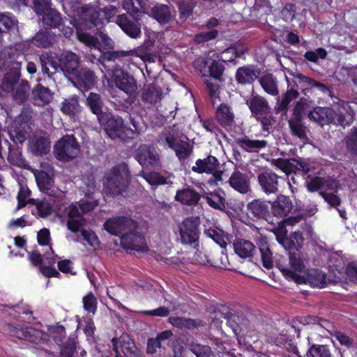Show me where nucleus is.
Instances as JSON below:
<instances>
[{"instance_id": "obj_1", "label": "nucleus", "mask_w": 357, "mask_h": 357, "mask_svg": "<svg viewBox=\"0 0 357 357\" xmlns=\"http://www.w3.org/2000/svg\"><path fill=\"white\" fill-rule=\"evenodd\" d=\"M105 229L114 235H121V244L127 250L146 252L148 251L146 239L137 231V224L127 217L108 219L104 224Z\"/></svg>"}, {"instance_id": "obj_2", "label": "nucleus", "mask_w": 357, "mask_h": 357, "mask_svg": "<svg viewBox=\"0 0 357 357\" xmlns=\"http://www.w3.org/2000/svg\"><path fill=\"white\" fill-rule=\"evenodd\" d=\"M130 183V174L126 165L120 164L114 167L105 176V188L112 196L122 195Z\"/></svg>"}, {"instance_id": "obj_3", "label": "nucleus", "mask_w": 357, "mask_h": 357, "mask_svg": "<svg viewBox=\"0 0 357 357\" xmlns=\"http://www.w3.org/2000/svg\"><path fill=\"white\" fill-rule=\"evenodd\" d=\"M294 77L296 79L294 84H291L288 82V89L287 91L282 94L281 98H278L274 108L275 114H281L282 115L287 114L289 104L299 96L298 84H303L307 86L316 85L314 81L301 73L294 74Z\"/></svg>"}, {"instance_id": "obj_4", "label": "nucleus", "mask_w": 357, "mask_h": 357, "mask_svg": "<svg viewBox=\"0 0 357 357\" xmlns=\"http://www.w3.org/2000/svg\"><path fill=\"white\" fill-rule=\"evenodd\" d=\"M159 142L173 149L180 161L186 160L192 153V146L181 139L174 128H167L162 131L159 136Z\"/></svg>"}, {"instance_id": "obj_5", "label": "nucleus", "mask_w": 357, "mask_h": 357, "mask_svg": "<svg viewBox=\"0 0 357 357\" xmlns=\"http://www.w3.org/2000/svg\"><path fill=\"white\" fill-rule=\"evenodd\" d=\"M21 73L5 75L1 84L3 91L12 93L13 100L18 104L24 102L29 97L30 85L25 79H20Z\"/></svg>"}, {"instance_id": "obj_6", "label": "nucleus", "mask_w": 357, "mask_h": 357, "mask_svg": "<svg viewBox=\"0 0 357 357\" xmlns=\"http://www.w3.org/2000/svg\"><path fill=\"white\" fill-rule=\"evenodd\" d=\"M307 117L321 126L333 123L345 126L349 124L342 114L335 112L331 107L317 106L308 112Z\"/></svg>"}, {"instance_id": "obj_7", "label": "nucleus", "mask_w": 357, "mask_h": 357, "mask_svg": "<svg viewBox=\"0 0 357 357\" xmlns=\"http://www.w3.org/2000/svg\"><path fill=\"white\" fill-rule=\"evenodd\" d=\"M289 264H280L279 268L282 274L287 278L297 283H303L304 278L300 275L306 268L307 260L300 252H290L289 255Z\"/></svg>"}, {"instance_id": "obj_8", "label": "nucleus", "mask_w": 357, "mask_h": 357, "mask_svg": "<svg viewBox=\"0 0 357 357\" xmlns=\"http://www.w3.org/2000/svg\"><path fill=\"white\" fill-rule=\"evenodd\" d=\"M80 151V146L73 135H66L58 140L54 146L55 157L63 162L75 158Z\"/></svg>"}, {"instance_id": "obj_9", "label": "nucleus", "mask_w": 357, "mask_h": 357, "mask_svg": "<svg viewBox=\"0 0 357 357\" xmlns=\"http://www.w3.org/2000/svg\"><path fill=\"white\" fill-rule=\"evenodd\" d=\"M25 56L15 50L5 49L0 52V72L5 75H14L20 73Z\"/></svg>"}, {"instance_id": "obj_10", "label": "nucleus", "mask_w": 357, "mask_h": 357, "mask_svg": "<svg viewBox=\"0 0 357 357\" xmlns=\"http://www.w3.org/2000/svg\"><path fill=\"white\" fill-rule=\"evenodd\" d=\"M97 205L98 202L94 201L82 202L79 204V207L76 205L70 206L68 209L67 226L68 229L73 232L78 231L85 224L82 214L92 211Z\"/></svg>"}, {"instance_id": "obj_11", "label": "nucleus", "mask_w": 357, "mask_h": 357, "mask_svg": "<svg viewBox=\"0 0 357 357\" xmlns=\"http://www.w3.org/2000/svg\"><path fill=\"white\" fill-rule=\"evenodd\" d=\"M220 163L218 159L212 155H209L204 159H199L196 161L195 165L192 167L194 172L199 174L206 173L212 174L211 178L208 182L211 184L218 185V181H222V171L218 170Z\"/></svg>"}, {"instance_id": "obj_12", "label": "nucleus", "mask_w": 357, "mask_h": 357, "mask_svg": "<svg viewBox=\"0 0 357 357\" xmlns=\"http://www.w3.org/2000/svg\"><path fill=\"white\" fill-rule=\"evenodd\" d=\"M112 342L116 357H144L128 335H123L119 339L114 338Z\"/></svg>"}, {"instance_id": "obj_13", "label": "nucleus", "mask_w": 357, "mask_h": 357, "mask_svg": "<svg viewBox=\"0 0 357 357\" xmlns=\"http://www.w3.org/2000/svg\"><path fill=\"white\" fill-rule=\"evenodd\" d=\"M276 173L266 169L257 174V181L261 191L266 195H277L280 192V179Z\"/></svg>"}, {"instance_id": "obj_14", "label": "nucleus", "mask_w": 357, "mask_h": 357, "mask_svg": "<svg viewBox=\"0 0 357 357\" xmlns=\"http://www.w3.org/2000/svg\"><path fill=\"white\" fill-rule=\"evenodd\" d=\"M135 159L146 169H156L160 166V157L153 146L142 144L136 150Z\"/></svg>"}, {"instance_id": "obj_15", "label": "nucleus", "mask_w": 357, "mask_h": 357, "mask_svg": "<svg viewBox=\"0 0 357 357\" xmlns=\"http://www.w3.org/2000/svg\"><path fill=\"white\" fill-rule=\"evenodd\" d=\"M179 234L183 244L196 243L199 239L197 222L190 218L184 220L179 225Z\"/></svg>"}, {"instance_id": "obj_16", "label": "nucleus", "mask_w": 357, "mask_h": 357, "mask_svg": "<svg viewBox=\"0 0 357 357\" xmlns=\"http://www.w3.org/2000/svg\"><path fill=\"white\" fill-rule=\"evenodd\" d=\"M235 142L241 150L250 153H257L266 149L268 146L267 140L255 139L248 135L236 139Z\"/></svg>"}, {"instance_id": "obj_17", "label": "nucleus", "mask_w": 357, "mask_h": 357, "mask_svg": "<svg viewBox=\"0 0 357 357\" xmlns=\"http://www.w3.org/2000/svg\"><path fill=\"white\" fill-rule=\"evenodd\" d=\"M228 183L232 189L242 195L251 192L250 179L248 175L238 169H235L231 173Z\"/></svg>"}, {"instance_id": "obj_18", "label": "nucleus", "mask_w": 357, "mask_h": 357, "mask_svg": "<svg viewBox=\"0 0 357 357\" xmlns=\"http://www.w3.org/2000/svg\"><path fill=\"white\" fill-rule=\"evenodd\" d=\"M115 22L130 38L136 39L141 36V24L139 21L130 20L127 14L117 15Z\"/></svg>"}, {"instance_id": "obj_19", "label": "nucleus", "mask_w": 357, "mask_h": 357, "mask_svg": "<svg viewBox=\"0 0 357 357\" xmlns=\"http://www.w3.org/2000/svg\"><path fill=\"white\" fill-rule=\"evenodd\" d=\"M115 86L125 92L128 96H134L137 90L135 79L128 73L121 72L114 77Z\"/></svg>"}, {"instance_id": "obj_20", "label": "nucleus", "mask_w": 357, "mask_h": 357, "mask_svg": "<svg viewBox=\"0 0 357 357\" xmlns=\"http://www.w3.org/2000/svg\"><path fill=\"white\" fill-rule=\"evenodd\" d=\"M122 7L135 21H139L147 13V5L144 0H123Z\"/></svg>"}, {"instance_id": "obj_21", "label": "nucleus", "mask_w": 357, "mask_h": 357, "mask_svg": "<svg viewBox=\"0 0 357 357\" xmlns=\"http://www.w3.org/2000/svg\"><path fill=\"white\" fill-rule=\"evenodd\" d=\"M60 68L69 75H75L79 71V56L72 52H63L59 57Z\"/></svg>"}, {"instance_id": "obj_22", "label": "nucleus", "mask_w": 357, "mask_h": 357, "mask_svg": "<svg viewBox=\"0 0 357 357\" xmlns=\"http://www.w3.org/2000/svg\"><path fill=\"white\" fill-rule=\"evenodd\" d=\"M79 20L88 28L97 26L102 24L100 11L93 6H83L79 12Z\"/></svg>"}, {"instance_id": "obj_23", "label": "nucleus", "mask_w": 357, "mask_h": 357, "mask_svg": "<svg viewBox=\"0 0 357 357\" xmlns=\"http://www.w3.org/2000/svg\"><path fill=\"white\" fill-rule=\"evenodd\" d=\"M175 14L176 12L169 6L158 3L151 8L150 15L160 24H166L174 20Z\"/></svg>"}, {"instance_id": "obj_24", "label": "nucleus", "mask_w": 357, "mask_h": 357, "mask_svg": "<svg viewBox=\"0 0 357 357\" xmlns=\"http://www.w3.org/2000/svg\"><path fill=\"white\" fill-rule=\"evenodd\" d=\"M246 104L251 112L255 116L268 114L270 113L271 107L265 98L254 93L246 100Z\"/></svg>"}, {"instance_id": "obj_25", "label": "nucleus", "mask_w": 357, "mask_h": 357, "mask_svg": "<svg viewBox=\"0 0 357 357\" xmlns=\"http://www.w3.org/2000/svg\"><path fill=\"white\" fill-rule=\"evenodd\" d=\"M105 131L112 139L122 138L127 131L122 118L112 116L105 125Z\"/></svg>"}, {"instance_id": "obj_26", "label": "nucleus", "mask_w": 357, "mask_h": 357, "mask_svg": "<svg viewBox=\"0 0 357 357\" xmlns=\"http://www.w3.org/2000/svg\"><path fill=\"white\" fill-rule=\"evenodd\" d=\"M53 99V93L47 87L40 84H37L31 91V100L33 105L44 106Z\"/></svg>"}, {"instance_id": "obj_27", "label": "nucleus", "mask_w": 357, "mask_h": 357, "mask_svg": "<svg viewBox=\"0 0 357 357\" xmlns=\"http://www.w3.org/2000/svg\"><path fill=\"white\" fill-rule=\"evenodd\" d=\"M248 215L252 220L264 219L269 214V208L266 202L255 199L247 206Z\"/></svg>"}, {"instance_id": "obj_28", "label": "nucleus", "mask_w": 357, "mask_h": 357, "mask_svg": "<svg viewBox=\"0 0 357 357\" xmlns=\"http://www.w3.org/2000/svg\"><path fill=\"white\" fill-rule=\"evenodd\" d=\"M291 200L284 195H280L275 200L272 205V213L278 218L286 217L292 209Z\"/></svg>"}, {"instance_id": "obj_29", "label": "nucleus", "mask_w": 357, "mask_h": 357, "mask_svg": "<svg viewBox=\"0 0 357 357\" xmlns=\"http://www.w3.org/2000/svg\"><path fill=\"white\" fill-rule=\"evenodd\" d=\"M195 64L197 68L200 67L199 70L203 75H205L207 71L205 69L207 67L211 75L215 79H219L224 70V66L216 61H212L209 65V61L201 58L197 59Z\"/></svg>"}, {"instance_id": "obj_30", "label": "nucleus", "mask_w": 357, "mask_h": 357, "mask_svg": "<svg viewBox=\"0 0 357 357\" xmlns=\"http://www.w3.org/2000/svg\"><path fill=\"white\" fill-rule=\"evenodd\" d=\"M39 60L43 73L48 76L55 74L58 68H60V63H58L55 55L52 53H43L40 54Z\"/></svg>"}, {"instance_id": "obj_31", "label": "nucleus", "mask_w": 357, "mask_h": 357, "mask_svg": "<svg viewBox=\"0 0 357 357\" xmlns=\"http://www.w3.org/2000/svg\"><path fill=\"white\" fill-rule=\"evenodd\" d=\"M31 153L36 155L47 154L50 150V142L47 137L40 135L34 136L29 142Z\"/></svg>"}, {"instance_id": "obj_32", "label": "nucleus", "mask_w": 357, "mask_h": 357, "mask_svg": "<svg viewBox=\"0 0 357 357\" xmlns=\"http://www.w3.org/2000/svg\"><path fill=\"white\" fill-rule=\"evenodd\" d=\"M201 195L190 188H185L177 191L175 199L183 204L195 206L197 204Z\"/></svg>"}, {"instance_id": "obj_33", "label": "nucleus", "mask_w": 357, "mask_h": 357, "mask_svg": "<svg viewBox=\"0 0 357 357\" xmlns=\"http://www.w3.org/2000/svg\"><path fill=\"white\" fill-rule=\"evenodd\" d=\"M216 119L224 127H231L234 122V114L227 104H221L216 110Z\"/></svg>"}, {"instance_id": "obj_34", "label": "nucleus", "mask_w": 357, "mask_h": 357, "mask_svg": "<svg viewBox=\"0 0 357 357\" xmlns=\"http://www.w3.org/2000/svg\"><path fill=\"white\" fill-rule=\"evenodd\" d=\"M259 72L253 66L239 68L236 73V81L240 84H251L258 77Z\"/></svg>"}, {"instance_id": "obj_35", "label": "nucleus", "mask_w": 357, "mask_h": 357, "mask_svg": "<svg viewBox=\"0 0 357 357\" xmlns=\"http://www.w3.org/2000/svg\"><path fill=\"white\" fill-rule=\"evenodd\" d=\"M203 198L205 199L208 206L214 209L222 211L226 208V199L223 192L220 193L216 191L210 192L204 194Z\"/></svg>"}, {"instance_id": "obj_36", "label": "nucleus", "mask_w": 357, "mask_h": 357, "mask_svg": "<svg viewBox=\"0 0 357 357\" xmlns=\"http://www.w3.org/2000/svg\"><path fill=\"white\" fill-rule=\"evenodd\" d=\"M235 252L241 258L251 257L255 251V246L250 241L238 239L234 243Z\"/></svg>"}, {"instance_id": "obj_37", "label": "nucleus", "mask_w": 357, "mask_h": 357, "mask_svg": "<svg viewBox=\"0 0 357 357\" xmlns=\"http://www.w3.org/2000/svg\"><path fill=\"white\" fill-rule=\"evenodd\" d=\"M259 82L265 92L273 96H278L279 89L278 82L272 74L263 75L259 78Z\"/></svg>"}, {"instance_id": "obj_38", "label": "nucleus", "mask_w": 357, "mask_h": 357, "mask_svg": "<svg viewBox=\"0 0 357 357\" xmlns=\"http://www.w3.org/2000/svg\"><path fill=\"white\" fill-rule=\"evenodd\" d=\"M289 126L292 135L305 140L307 139V129L302 121V119L291 117L289 121Z\"/></svg>"}, {"instance_id": "obj_39", "label": "nucleus", "mask_w": 357, "mask_h": 357, "mask_svg": "<svg viewBox=\"0 0 357 357\" xmlns=\"http://www.w3.org/2000/svg\"><path fill=\"white\" fill-rule=\"evenodd\" d=\"M168 321L173 326L180 329H192L201 325V321L190 318L181 317H170Z\"/></svg>"}, {"instance_id": "obj_40", "label": "nucleus", "mask_w": 357, "mask_h": 357, "mask_svg": "<svg viewBox=\"0 0 357 357\" xmlns=\"http://www.w3.org/2000/svg\"><path fill=\"white\" fill-rule=\"evenodd\" d=\"M60 109L64 114L70 116H74L80 111L78 98L77 96H72L68 98L63 99L61 104Z\"/></svg>"}, {"instance_id": "obj_41", "label": "nucleus", "mask_w": 357, "mask_h": 357, "mask_svg": "<svg viewBox=\"0 0 357 357\" xmlns=\"http://www.w3.org/2000/svg\"><path fill=\"white\" fill-rule=\"evenodd\" d=\"M204 233L222 248H225L229 241V235L219 228H209Z\"/></svg>"}, {"instance_id": "obj_42", "label": "nucleus", "mask_w": 357, "mask_h": 357, "mask_svg": "<svg viewBox=\"0 0 357 357\" xmlns=\"http://www.w3.org/2000/svg\"><path fill=\"white\" fill-rule=\"evenodd\" d=\"M219 314L222 317L226 319L229 323V324L232 328V330L235 334H238V331H241L240 326L236 323V325H234V322H236V320L239 319V317L234 313L233 310H231L229 307L222 305L219 307L216 312Z\"/></svg>"}, {"instance_id": "obj_43", "label": "nucleus", "mask_w": 357, "mask_h": 357, "mask_svg": "<svg viewBox=\"0 0 357 357\" xmlns=\"http://www.w3.org/2000/svg\"><path fill=\"white\" fill-rule=\"evenodd\" d=\"M43 17V25L47 28H59L62 24L61 14L55 9L45 12Z\"/></svg>"}, {"instance_id": "obj_44", "label": "nucleus", "mask_w": 357, "mask_h": 357, "mask_svg": "<svg viewBox=\"0 0 357 357\" xmlns=\"http://www.w3.org/2000/svg\"><path fill=\"white\" fill-rule=\"evenodd\" d=\"M195 259L201 264L208 263L211 266L218 267L220 268H227V257L223 253V252H218L212 259H208L206 256L204 259L200 257L198 254L196 253Z\"/></svg>"}, {"instance_id": "obj_45", "label": "nucleus", "mask_w": 357, "mask_h": 357, "mask_svg": "<svg viewBox=\"0 0 357 357\" xmlns=\"http://www.w3.org/2000/svg\"><path fill=\"white\" fill-rule=\"evenodd\" d=\"M17 20L8 13H0V33H7L15 29Z\"/></svg>"}, {"instance_id": "obj_46", "label": "nucleus", "mask_w": 357, "mask_h": 357, "mask_svg": "<svg viewBox=\"0 0 357 357\" xmlns=\"http://www.w3.org/2000/svg\"><path fill=\"white\" fill-rule=\"evenodd\" d=\"M74 76L87 89L93 87L96 82V77L94 73L88 69H82Z\"/></svg>"}, {"instance_id": "obj_47", "label": "nucleus", "mask_w": 357, "mask_h": 357, "mask_svg": "<svg viewBox=\"0 0 357 357\" xmlns=\"http://www.w3.org/2000/svg\"><path fill=\"white\" fill-rule=\"evenodd\" d=\"M303 282H308L314 287L323 288L326 284V275L319 270H312Z\"/></svg>"}, {"instance_id": "obj_48", "label": "nucleus", "mask_w": 357, "mask_h": 357, "mask_svg": "<svg viewBox=\"0 0 357 357\" xmlns=\"http://www.w3.org/2000/svg\"><path fill=\"white\" fill-rule=\"evenodd\" d=\"M86 103L91 112L97 116L102 114L103 102L100 94L91 92L86 98Z\"/></svg>"}, {"instance_id": "obj_49", "label": "nucleus", "mask_w": 357, "mask_h": 357, "mask_svg": "<svg viewBox=\"0 0 357 357\" xmlns=\"http://www.w3.org/2000/svg\"><path fill=\"white\" fill-rule=\"evenodd\" d=\"M142 99L149 104H155L160 100V92L153 84L146 85L144 89Z\"/></svg>"}, {"instance_id": "obj_50", "label": "nucleus", "mask_w": 357, "mask_h": 357, "mask_svg": "<svg viewBox=\"0 0 357 357\" xmlns=\"http://www.w3.org/2000/svg\"><path fill=\"white\" fill-rule=\"evenodd\" d=\"M131 56H138V50L133 49L128 51H109L103 54L102 59L104 61H114L116 59L122 57H127Z\"/></svg>"}, {"instance_id": "obj_51", "label": "nucleus", "mask_w": 357, "mask_h": 357, "mask_svg": "<svg viewBox=\"0 0 357 357\" xmlns=\"http://www.w3.org/2000/svg\"><path fill=\"white\" fill-rule=\"evenodd\" d=\"M53 41V38L50 33L47 31H40L33 38V43L39 47H47Z\"/></svg>"}, {"instance_id": "obj_52", "label": "nucleus", "mask_w": 357, "mask_h": 357, "mask_svg": "<svg viewBox=\"0 0 357 357\" xmlns=\"http://www.w3.org/2000/svg\"><path fill=\"white\" fill-rule=\"evenodd\" d=\"M82 184L80 185L81 190L86 196H91L96 190L95 178L93 175L86 174L82 177Z\"/></svg>"}, {"instance_id": "obj_53", "label": "nucleus", "mask_w": 357, "mask_h": 357, "mask_svg": "<svg viewBox=\"0 0 357 357\" xmlns=\"http://www.w3.org/2000/svg\"><path fill=\"white\" fill-rule=\"evenodd\" d=\"M31 119L32 116L31 112L28 110H23L15 119L12 125V128H16V126H18L19 128L30 130Z\"/></svg>"}, {"instance_id": "obj_54", "label": "nucleus", "mask_w": 357, "mask_h": 357, "mask_svg": "<svg viewBox=\"0 0 357 357\" xmlns=\"http://www.w3.org/2000/svg\"><path fill=\"white\" fill-rule=\"evenodd\" d=\"M37 184L42 191H48L53 185V178L46 172H40L36 176Z\"/></svg>"}, {"instance_id": "obj_55", "label": "nucleus", "mask_w": 357, "mask_h": 357, "mask_svg": "<svg viewBox=\"0 0 357 357\" xmlns=\"http://www.w3.org/2000/svg\"><path fill=\"white\" fill-rule=\"evenodd\" d=\"M194 7L195 3L190 0L182 1L178 3L179 17L182 22L191 15Z\"/></svg>"}, {"instance_id": "obj_56", "label": "nucleus", "mask_w": 357, "mask_h": 357, "mask_svg": "<svg viewBox=\"0 0 357 357\" xmlns=\"http://www.w3.org/2000/svg\"><path fill=\"white\" fill-rule=\"evenodd\" d=\"M190 350L197 357H211L213 351L209 346L192 343L190 345Z\"/></svg>"}, {"instance_id": "obj_57", "label": "nucleus", "mask_w": 357, "mask_h": 357, "mask_svg": "<svg viewBox=\"0 0 357 357\" xmlns=\"http://www.w3.org/2000/svg\"><path fill=\"white\" fill-rule=\"evenodd\" d=\"M259 250L261 255V261L263 266L269 269L273 266V256L270 248L266 243H261Z\"/></svg>"}, {"instance_id": "obj_58", "label": "nucleus", "mask_w": 357, "mask_h": 357, "mask_svg": "<svg viewBox=\"0 0 357 357\" xmlns=\"http://www.w3.org/2000/svg\"><path fill=\"white\" fill-rule=\"evenodd\" d=\"M276 238L279 243H280L286 250H288L290 252H294V250L298 251L300 248H297L294 240L290 238L286 237L282 232L275 233Z\"/></svg>"}, {"instance_id": "obj_59", "label": "nucleus", "mask_w": 357, "mask_h": 357, "mask_svg": "<svg viewBox=\"0 0 357 357\" xmlns=\"http://www.w3.org/2000/svg\"><path fill=\"white\" fill-rule=\"evenodd\" d=\"M308 357H331L326 345L314 344L308 350Z\"/></svg>"}, {"instance_id": "obj_60", "label": "nucleus", "mask_w": 357, "mask_h": 357, "mask_svg": "<svg viewBox=\"0 0 357 357\" xmlns=\"http://www.w3.org/2000/svg\"><path fill=\"white\" fill-rule=\"evenodd\" d=\"M305 185L308 191L313 192L323 190L322 178L319 176L311 177L307 176L305 178Z\"/></svg>"}, {"instance_id": "obj_61", "label": "nucleus", "mask_w": 357, "mask_h": 357, "mask_svg": "<svg viewBox=\"0 0 357 357\" xmlns=\"http://www.w3.org/2000/svg\"><path fill=\"white\" fill-rule=\"evenodd\" d=\"M144 178L151 185H162L167 183V178L158 172L144 173Z\"/></svg>"}, {"instance_id": "obj_62", "label": "nucleus", "mask_w": 357, "mask_h": 357, "mask_svg": "<svg viewBox=\"0 0 357 357\" xmlns=\"http://www.w3.org/2000/svg\"><path fill=\"white\" fill-rule=\"evenodd\" d=\"M292 160L293 158H278L273 160L272 164L284 172L287 175H289V174L292 173V166H294Z\"/></svg>"}, {"instance_id": "obj_63", "label": "nucleus", "mask_w": 357, "mask_h": 357, "mask_svg": "<svg viewBox=\"0 0 357 357\" xmlns=\"http://www.w3.org/2000/svg\"><path fill=\"white\" fill-rule=\"evenodd\" d=\"M13 130L10 132V138L15 143L22 144L26 139L27 135L30 130H27L25 128H19L16 126V128H12Z\"/></svg>"}, {"instance_id": "obj_64", "label": "nucleus", "mask_w": 357, "mask_h": 357, "mask_svg": "<svg viewBox=\"0 0 357 357\" xmlns=\"http://www.w3.org/2000/svg\"><path fill=\"white\" fill-rule=\"evenodd\" d=\"M77 39L89 47H97L99 41L98 39L89 33L83 31H77Z\"/></svg>"}]
</instances>
